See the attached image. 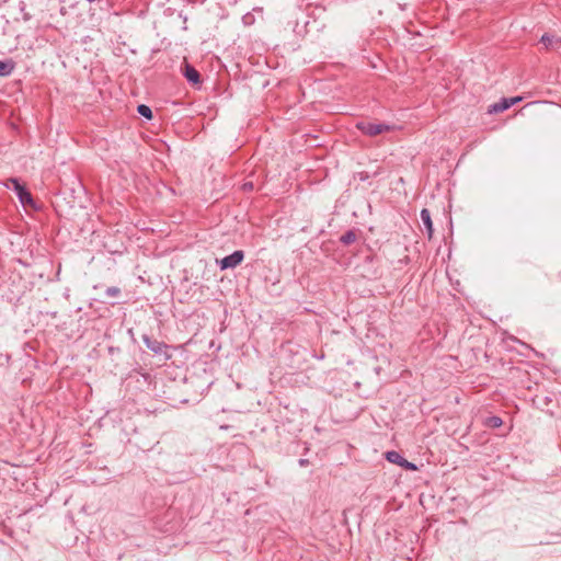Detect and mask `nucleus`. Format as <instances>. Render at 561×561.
<instances>
[{
  "label": "nucleus",
  "mask_w": 561,
  "mask_h": 561,
  "mask_svg": "<svg viewBox=\"0 0 561 561\" xmlns=\"http://www.w3.org/2000/svg\"><path fill=\"white\" fill-rule=\"evenodd\" d=\"M357 239V234L355 232V230L351 229V230H347L345 233H343L341 237H340V242L343 243L344 245H350L352 243H354Z\"/></svg>",
  "instance_id": "9b49d317"
},
{
  "label": "nucleus",
  "mask_w": 561,
  "mask_h": 561,
  "mask_svg": "<svg viewBox=\"0 0 561 561\" xmlns=\"http://www.w3.org/2000/svg\"><path fill=\"white\" fill-rule=\"evenodd\" d=\"M540 43H542L546 46V48H561V38L554 35L543 34L541 36Z\"/></svg>",
  "instance_id": "0eeeda50"
},
{
  "label": "nucleus",
  "mask_w": 561,
  "mask_h": 561,
  "mask_svg": "<svg viewBox=\"0 0 561 561\" xmlns=\"http://www.w3.org/2000/svg\"><path fill=\"white\" fill-rule=\"evenodd\" d=\"M502 419L499 417V416H492L490 417L489 420V424L492 426V427H499L502 425Z\"/></svg>",
  "instance_id": "4468645a"
},
{
  "label": "nucleus",
  "mask_w": 561,
  "mask_h": 561,
  "mask_svg": "<svg viewBox=\"0 0 561 561\" xmlns=\"http://www.w3.org/2000/svg\"><path fill=\"white\" fill-rule=\"evenodd\" d=\"M183 76L190 83L194 85L199 84L202 82L201 73L195 69V67H193L188 62L184 64Z\"/></svg>",
  "instance_id": "423d86ee"
},
{
  "label": "nucleus",
  "mask_w": 561,
  "mask_h": 561,
  "mask_svg": "<svg viewBox=\"0 0 561 561\" xmlns=\"http://www.w3.org/2000/svg\"><path fill=\"white\" fill-rule=\"evenodd\" d=\"M385 456H386V459L389 462L399 465L400 467H402L405 470H410V471H416L417 470V466L415 463L408 461L405 458H403L396 450L387 451L385 454Z\"/></svg>",
  "instance_id": "20e7f679"
},
{
  "label": "nucleus",
  "mask_w": 561,
  "mask_h": 561,
  "mask_svg": "<svg viewBox=\"0 0 561 561\" xmlns=\"http://www.w3.org/2000/svg\"><path fill=\"white\" fill-rule=\"evenodd\" d=\"M137 112L139 115L147 119H151L153 117L151 108L146 104H140L137 106Z\"/></svg>",
  "instance_id": "f8f14e48"
},
{
  "label": "nucleus",
  "mask_w": 561,
  "mask_h": 561,
  "mask_svg": "<svg viewBox=\"0 0 561 561\" xmlns=\"http://www.w3.org/2000/svg\"><path fill=\"white\" fill-rule=\"evenodd\" d=\"M9 182H10L11 185L8 184L7 187L8 188H12L16 193L21 204L24 205V206H32V207L35 208V202H34V199L32 197V194L25 187V185L22 184L20 182V180L16 179V178L9 179Z\"/></svg>",
  "instance_id": "f03ea898"
},
{
  "label": "nucleus",
  "mask_w": 561,
  "mask_h": 561,
  "mask_svg": "<svg viewBox=\"0 0 561 561\" xmlns=\"http://www.w3.org/2000/svg\"><path fill=\"white\" fill-rule=\"evenodd\" d=\"M121 288L119 287H116V286H111V287H107L106 290H105V295L107 297H111V298H117L121 296Z\"/></svg>",
  "instance_id": "ddd939ff"
},
{
  "label": "nucleus",
  "mask_w": 561,
  "mask_h": 561,
  "mask_svg": "<svg viewBox=\"0 0 561 561\" xmlns=\"http://www.w3.org/2000/svg\"><path fill=\"white\" fill-rule=\"evenodd\" d=\"M244 259V252L242 250H236L231 254L222 257L218 264L220 270L234 268L242 263Z\"/></svg>",
  "instance_id": "7ed1b4c3"
},
{
  "label": "nucleus",
  "mask_w": 561,
  "mask_h": 561,
  "mask_svg": "<svg viewBox=\"0 0 561 561\" xmlns=\"http://www.w3.org/2000/svg\"><path fill=\"white\" fill-rule=\"evenodd\" d=\"M514 105V100L502 99L500 102L490 106L489 113H501Z\"/></svg>",
  "instance_id": "1a4fd4ad"
},
{
  "label": "nucleus",
  "mask_w": 561,
  "mask_h": 561,
  "mask_svg": "<svg viewBox=\"0 0 561 561\" xmlns=\"http://www.w3.org/2000/svg\"><path fill=\"white\" fill-rule=\"evenodd\" d=\"M298 462H299L300 467H306V466L309 465V460L308 459H304V458L299 459Z\"/></svg>",
  "instance_id": "dca6fc26"
},
{
  "label": "nucleus",
  "mask_w": 561,
  "mask_h": 561,
  "mask_svg": "<svg viewBox=\"0 0 561 561\" xmlns=\"http://www.w3.org/2000/svg\"><path fill=\"white\" fill-rule=\"evenodd\" d=\"M142 341L146 346L154 354H161L168 346L164 342L158 341L147 334L142 335Z\"/></svg>",
  "instance_id": "39448f33"
},
{
  "label": "nucleus",
  "mask_w": 561,
  "mask_h": 561,
  "mask_svg": "<svg viewBox=\"0 0 561 561\" xmlns=\"http://www.w3.org/2000/svg\"><path fill=\"white\" fill-rule=\"evenodd\" d=\"M421 220L426 229L427 236L431 239L434 232L431 213L427 208L421 210Z\"/></svg>",
  "instance_id": "6e6552de"
},
{
  "label": "nucleus",
  "mask_w": 561,
  "mask_h": 561,
  "mask_svg": "<svg viewBox=\"0 0 561 561\" xmlns=\"http://www.w3.org/2000/svg\"><path fill=\"white\" fill-rule=\"evenodd\" d=\"M511 100H514V104H515L520 100V98H512Z\"/></svg>",
  "instance_id": "f3484780"
},
{
  "label": "nucleus",
  "mask_w": 561,
  "mask_h": 561,
  "mask_svg": "<svg viewBox=\"0 0 561 561\" xmlns=\"http://www.w3.org/2000/svg\"><path fill=\"white\" fill-rule=\"evenodd\" d=\"M253 188V183L251 182H247L243 184V190L244 191H251Z\"/></svg>",
  "instance_id": "2eb2a0df"
},
{
  "label": "nucleus",
  "mask_w": 561,
  "mask_h": 561,
  "mask_svg": "<svg viewBox=\"0 0 561 561\" xmlns=\"http://www.w3.org/2000/svg\"><path fill=\"white\" fill-rule=\"evenodd\" d=\"M15 68V62L12 59L0 60V77L10 76Z\"/></svg>",
  "instance_id": "9d476101"
},
{
  "label": "nucleus",
  "mask_w": 561,
  "mask_h": 561,
  "mask_svg": "<svg viewBox=\"0 0 561 561\" xmlns=\"http://www.w3.org/2000/svg\"><path fill=\"white\" fill-rule=\"evenodd\" d=\"M355 126L358 130L362 131V134L369 137H375L382 133L391 131L394 128L393 125H389L386 123H373L368 121L357 122Z\"/></svg>",
  "instance_id": "f257e3e1"
}]
</instances>
